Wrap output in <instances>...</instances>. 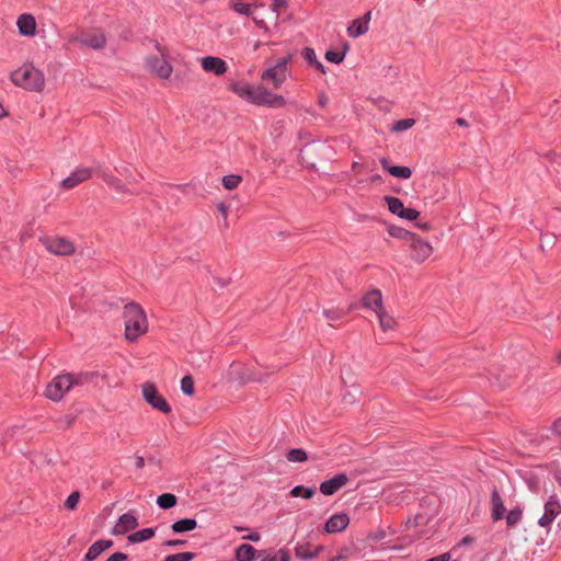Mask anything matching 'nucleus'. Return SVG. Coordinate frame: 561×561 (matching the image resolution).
<instances>
[{"label":"nucleus","mask_w":561,"mask_h":561,"mask_svg":"<svg viewBox=\"0 0 561 561\" xmlns=\"http://www.w3.org/2000/svg\"><path fill=\"white\" fill-rule=\"evenodd\" d=\"M125 337L128 342H136L148 331V320L145 310L136 302L125 305L123 309Z\"/></svg>","instance_id":"nucleus-1"},{"label":"nucleus","mask_w":561,"mask_h":561,"mask_svg":"<svg viewBox=\"0 0 561 561\" xmlns=\"http://www.w3.org/2000/svg\"><path fill=\"white\" fill-rule=\"evenodd\" d=\"M9 78L15 87L31 92H42L46 84L44 72L32 62L23 64L21 67L13 70Z\"/></svg>","instance_id":"nucleus-2"},{"label":"nucleus","mask_w":561,"mask_h":561,"mask_svg":"<svg viewBox=\"0 0 561 561\" xmlns=\"http://www.w3.org/2000/svg\"><path fill=\"white\" fill-rule=\"evenodd\" d=\"M81 375L62 374L56 376L46 387L45 396L53 401L61 400L75 386L82 383Z\"/></svg>","instance_id":"nucleus-3"},{"label":"nucleus","mask_w":561,"mask_h":561,"mask_svg":"<svg viewBox=\"0 0 561 561\" xmlns=\"http://www.w3.org/2000/svg\"><path fill=\"white\" fill-rule=\"evenodd\" d=\"M293 59V55L289 54L275 64L268 66L261 75V80L271 83L273 88H279L287 79L289 75L288 65Z\"/></svg>","instance_id":"nucleus-4"},{"label":"nucleus","mask_w":561,"mask_h":561,"mask_svg":"<svg viewBox=\"0 0 561 561\" xmlns=\"http://www.w3.org/2000/svg\"><path fill=\"white\" fill-rule=\"evenodd\" d=\"M156 47L159 54L146 57V68L151 75L160 79H169L172 75L173 68L167 59L165 49L158 44Z\"/></svg>","instance_id":"nucleus-5"},{"label":"nucleus","mask_w":561,"mask_h":561,"mask_svg":"<svg viewBox=\"0 0 561 561\" xmlns=\"http://www.w3.org/2000/svg\"><path fill=\"white\" fill-rule=\"evenodd\" d=\"M70 44L88 46L92 49H103L106 44V36L100 30L79 31L68 36Z\"/></svg>","instance_id":"nucleus-6"},{"label":"nucleus","mask_w":561,"mask_h":561,"mask_svg":"<svg viewBox=\"0 0 561 561\" xmlns=\"http://www.w3.org/2000/svg\"><path fill=\"white\" fill-rule=\"evenodd\" d=\"M244 100L256 105H267L272 107H282L285 105V100L282 95L273 94L262 85H252Z\"/></svg>","instance_id":"nucleus-7"},{"label":"nucleus","mask_w":561,"mask_h":561,"mask_svg":"<svg viewBox=\"0 0 561 561\" xmlns=\"http://www.w3.org/2000/svg\"><path fill=\"white\" fill-rule=\"evenodd\" d=\"M142 397L148 404H150L153 409L169 414L171 412V407L167 402V400L160 394L157 387L151 382H146L142 385Z\"/></svg>","instance_id":"nucleus-8"},{"label":"nucleus","mask_w":561,"mask_h":561,"mask_svg":"<svg viewBox=\"0 0 561 561\" xmlns=\"http://www.w3.org/2000/svg\"><path fill=\"white\" fill-rule=\"evenodd\" d=\"M43 244L48 252L58 256H68L76 252L73 242L62 237L45 238Z\"/></svg>","instance_id":"nucleus-9"},{"label":"nucleus","mask_w":561,"mask_h":561,"mask_svg":"<svg viewBox=\"0 0 561 561\" xmlns=\"http://www.w3.org/2000/svg\"><path fill=\"white\" fill-rule=\"evenodd\" d=\"M409 247H410V250H411V257L416 262V263H422L424 262L425 260H427L432 253H433V247L422 240L420 237H417L416 234H414L413 237H411V240L409 241Z\"/></svg>","instance_id":"nucleus-10"},{"label":"nucleus","mask_w":561,"mask_h":561,"mask_svg":"<svg viewBox=\"0 0 561 561\" xmlns=\"http://www.w3.org/2000/svg\"><path fill=\"white\" fill-rule=\"evenodd\" d=\"M92 175L91 168L79 167L68 178L61 182V187L65 190H71L80 183L87 181Z\"/></svg>","instance_id":"nucleus-11"},{"label":"nucleus","mask_w":561,"mask_h":561,"mask_svg":"<svg viewBox=\"0 0 561 561\" xmlns=\"http://www.w3.org/2000/svg\"><path fill=\"white\" fill-rule=\"evenodd\" d=\"M560 514L561 504L553 497H550V500L545 504V513L539 518L538 524L541 527H548Z\"/></svg>","instance_id":"nucleus-12"},{"label":"nucleus","mask_w":561,"mask_h":561,"mask_svg":"<svg viewBox=\"0 0 561 561\" xmlns=\"http://www.w3.org/2000/svg\"><path fill=\"white\" fill-rule=\"evenodd\" d=\"M201 66L205 72H213L216 76H221L228 70L226 61L214 56H206L202 58Z\"/></svg>","instance_id":"nucleus-13"},{"label":"nucleus","mask_w":561,"mask_h":561,"mask_svg":"<svg viewBox=\"0 0 561 561\" xmlns=\"http://www.w3.org/2000/svg\"><path fill=\"white\" fill-rule=\"evenodd\" d=\"M348 482V477L345 473H339L334 476L333 478L323 481L320 484V492L324 495H332L336 491H339L341 488L346 485Z\"/></svg>","instance_id":"nucleus-14"},{"label":"nucleus","mask_w":561,"mask_h":561,"mask_svg":"<svg viewBox=\"0 0 561 561\" xmlns=\"http://www.w3.org/2000/svg\"><path fill=\"white\" fill-rule=\"evenodd\" d=\"M16 26L19 28V33L23 36L32 37L36 33V21L32 14H21L18 18Z\"/></svg>","instance_id":"nucleus-15"},{"label":"nucleus","mask_w":561,"mask_h":561,"mask_svg":"<svg viewBox=\"0 0 561 561\" xmlns=\"http://www.w3.org/2000/svg\"><path fill=\"white\" fill-rule=\"evenodd\" d=\"M138 526V520L135 515L130 513L123 514L114 527V534L123 535L127 531L135 529Z\"/></svg>","instance_id":"nucleus-16"},{"label":"nucleus","mask_w":561,"mask_h":561,"mask_svg":"<svg viewBox=\"0 0 561 561\" xmlns=\"http://www.w3.org/2000/svg\"><path fill=\"white\" fill-rule=\"evenodd\" d=\"M506 508L503 500L496 489L491 493V517L494 522H499L504 517Z\"/></svg>","instance_id":"nucleus-17"},{"label":"nucleus","mask_w":561,"mask_h":561,"mask_svg":"<svg viewBox=\"0 0 561 561\" xmlns=\"http://www.w3.org/2000/svg\"><path fill=\"white\" fill-rule=\"evenodd\" d=\"M365 308L373 309L376 313L383 309L382 295L379 289H373L367 293L363 299Z\"/></svg>","instance_id":"nucleus-18"},{"label":"nucleus","mask_w":561,"mask_h":561,"mask_svg":"<svg viewBox=\"0 0 561 561\" xmlns=\"http://www.w3.org/2000/svg\"><path fill=\"white\" fill-rule=\"evenodd\" d=\"M350 523V518L346 514H335L330 517L325 524V530L328 533H339L344 530Z\"/></svg>","instance_id":"nucleus-19"},{"label":"nucleus","mask_w":561,"mask_h":561,"mask_svg":"<svg viewBox=\"0 0 561 561\" xmlns=\"http://www.w3.org/2000/svg\"><path fill=\"white\" fill-rule=\"evenodd\" d=\"M263 4L260 2L245 3L242 0H230L229 7L237 13L250 16L254 10Z\"/></svg>","instance_id":"nucleus-20"},{"label":"nucleus","mask_w":561,"mask_h":561,"mask_svg":"<svg viewBox=\"0 0 561 561\" xmlns=\"http://www.w3.org/2000/svg\"><path fill=\"white\" fill-rule=\"evenodd\" d=\"M370 20V12H367L364 18L357 19L347 28L350 36L358 37L368 31V22Z\"/></svg>","instance_id":"nucleus-21"},{"label":"nucleus","mask_w":561,"mask_h":561,"mask_svg":"<svg viewBox=\"0 0 561 561\" xmlns=\"http://www.w3.org/2000/svg\"><path fill=\"white\" fill-rule=\"evenodd\" d=\"M323 549L322 546H318L314 550L311 549L310 543L298 545L295 549L296 556L302 560H311L318 556Z\"/></svg>","instance_id":"nucleus-22"},{"label":"nucleus","mask_w":561,"mask_h":561,"mask_svg":"<svg viewBox=\"0 0 561 561\" xmlns=\"http://www.w3.org/2000/svg\"><path fill=\"white\" fill-rule=\"evenodd\" d=\"M112 546L111 540H98L88 550L85 554L87 561H92L99 557L105 549Z\"/></svg>","instance_id":"nucleus-23"},{"label":"nucleus","mask_w":561,"mask_h":561,"mask_svg":"<svg viewBox=\"0 0 561 561\" xmlns=\"http://www.w3.org/2000/svg\"><path fill=\"white\" fill-rule=\"evenodd\" d=\"M255 557V549L248 543L239 546L236 550V559L238 561H252Z\"/></svg>","instance_id":"nucleus-24"},{"label":"nucleus","mask_w":561,"mask_h":561,"mask_svg":"<svg viewBox=\"0 0 561 561\" xmlns=\"http://www.w3.org/2000/svg\"><path fill=\"white\" fill-rule=\"evenodd\" d=\"M197 527L196 519L184 518L172 524L171 528L174 533L191 531Z\"/></svg>","instance_id":"nucleus-25"},{"label":"nucleus","mask_w":561,"mask_h":561,"mask_svg":"<svg viewBox=\"0 0 561 561\" xmlns=\"http://www.w3.org/2000/svg\"><path fill=\"white\" fill-rule=\"evenodd\" d=\"M154 535V530L152 528H144L141 530L135 531L130 534L127 539L129 542L137 543L146 541L152 538Z\"/></svg>","instance_id":"nucleus-26"},{"label":"nucleus","mask_w":561,"mask_h":561,"mask_svg":"<svg viewBox=\"0 0 561 561\" xmlns=\"http://www.w3.org/2000/svg\"><path fill=\"white\" fill-rule=\"evenodd\" d=\"M376 314L379 319L380 328L383 331L392 330L396 328V320L385 310V308L378 311Z\"/></svg>","instance_id":"nucleus-27"},{"label":"nucleus","mask_w":561,"mask_h":561,"mask_svg":"<svg viewBox=\"0 0 561 561\" xmlns=\"http://www.w3.org/2000/svg\"><path fill=\"white\" fill-rule=\"evenodd\" d=\"M385 201H386V203L388 205L389 210L392 214H394V215L400 217L402 211H403V208H404L403 203L401 202V199L398 198V197L386 196Z\"/></svg>","instance_id":"nucleus-28"},{"label":"nucleus","mask_w":561,"mask_h":561,"mask_svg":"<svg viewBox=\"0 0 561 561\" xmlns=\"http://www.w3.org/2000/svg\"><path fill=\"white\" fill-rule=\"evenodd\" d=\"M176 496L172 493H163L158 496L157 504L163 508L168 510L173 507L176 504Z\"/></svg>","instance_id":"nucleus-29"},{"label":"nucleus","mask_w":561,"mask_h":561,"mask_svg":"<svg viewBox=\"0 0 561 561\" xmlns=\"http://www.w3.org/2000/svg\"><path fill=\"white\" fill-rule=\"evenodd\" d=\"M388 172L396 178L410 179L412 171L409 167L393 165L388 168Z\"/></svg>","instance_id":"nucleus-30"},{"label":"nucleus","mask_w":561,"mask_h":561,"mask_svg":"<svg viewBox=\"0 0 561 561\" xmlns=\"http://www.w3.org/2000/svg\"><path fill=\"white\" fill-rule=\"evenodd\" d=\"M286 458L290 462H302L308 459V456L304 449L294 448L287 453Z\"/></svg>","instance_id":"nucleus-31"},{"label":"nucleus","mask_w":561,"mask_h":561,"mask_svg":"<svg viewBox=\"0 0 561 561\" xmlns=\"http://www.w3.org/2000/svg\"><path fill=\"white\" fill-rule=\"evenodd\" d=\"M314 493H316L314 489L306 488L304 485H297V486L293 488L290 491L291 496H295V497L302 496L305 499H311L314 495Z\"/></svg>","instance_id":"nucleus-32"},{"label":"nucleus","mask_w":561,"mask_h":561,"mask_svg":"<svg viewBox=\"0 0 561 561\" xmlns=\"http://www.w3.org/2000/svg\"><path fill=\"white\" fill-rule=\"evenodd\" d=\"M522 516H523L522 508L515 507V508L511 510L505 517L507 526L513 527V526L517 525L520 522Z\"/></svg>","instance_id":"nucleus-33"},{"label":"nucleus","mask_w":561,"mask_h":561,"mask_svg":"<svg viewBox=\"0 0 561 561\" xmlns=\"http://www.w3.org/2000/svg\"><path fill=\"white\" fill-rule=\"evenodd\" d=\"M100 175L102 176V179L108 184L111 185L112 187H114L116 191L118 192H122L124 191V185L123 183L116 179L114 175L105 172V171H101L100 172Z\"/></svg>","instance_id":"nucleus-34"},{"label":"nucleus","mask_w":561,"mask_h":561,"mask_svg":"<svg viewBox=\"0 0 561 561\" xmlns=\"http://www.w3.org/2000/svg\"><path fill=\"white\" fill-rule=\"evenodd\" d=\"M241 176L237 174H229L222 178V185L226 190H234L241 183Z\"/></svg>","instance_id":"nucleus-35"},{"label":"nucleus","mask_w":561,"mask_h":561,"mask_svg":"<svg viewBox=\"0 0 561 561\" xmlns=\"http://www.w3.org/2000/svg\"><path fill=\"white\" fill-rule=\"evenodd\" d=\"M261 561H289V553L285 549H279L274 554L265 556Z\"/></svg>","instance_id":"nucleus-36"},{"label":"nucleus","mask_w":561,"mask_h":561,"mask_svg":"<svg viewBox=\"0 0 561 561\" xmlns=\"http://www.w3.org/2000/svg\"><path fill=\"white\" fill-rule=\"evenodd\" d=\"M414 124H415V121L413 118L400 119L393 124L391 130L397 131V133L403 131V130L411 128Z\"/></svg>","instance_id":"nucleus-37"},{"label":"nucleus","mask_w":561,"mask_h":561,"mask_svg":"<svg viewBox=\"0 0 561 561\" xmlns=\"http://www.w3.org/2000/svg\"><path fill=\"white\" fill-rule=\"evenodd\" d=\"M252 88L251 84H248V83H242V82H238V83H233L231 85V90L240 98L244 99L247 96V94H249V91L250 89Z\"/></svg>","instance_id":"nucleus-38"},{"label":"nucleus","mask_w":561,"mask_h":561,"mask_svg":"<svg viewBox=\"0 0 561 561\" xmlns=\"http://www.w3.org/2000/svg\"><path fill=\"white\" fill-rule=\"evenodd\" d=\"M181 390L187 396L194 393V380L191 376H184L181 380Z\"/></svg>","instance_id":"nucleus-39"},{"label":"nucleus","mask_w":561,"mask_h":561,"mask_svg":"<svg viewBox=\"0 0 561 561\" xmlns=\"http://www.w3.org/2000/svg\"><path fill=\"white\" fill-rule=\"evenodd\" d=\"M389 232L391 236L402 239V240H405L408 243L411 240V237H413L415 234V233L404 230L402 228H390Z\"/></svg>","instance_id":"nucleus-40"},{"label":"nucleus","mask_w":561,"mask_h":561,"mask_svg":"<svg viewBox=\"0 0 561 561\" xmlns=\"http://www.w3.org/2000/svg\"><path fill=\"white\" fill-rule=\"evenodd\" d=\"M193 558L194 553L192 552H180L167 556L164 561H191Z\"/></svg>","instance_id":"nucleus-41"},{"label":"nucleus","mask_w":561,"mask_h":561,"mask_svg":"<svg viewBox=\"0 0 561 561\" xmlns=\"http://www.w3.org/2000/svg\"><path fill=\"white\" fill-rule=\"evenodd\" d=\"M80 500V493L79 492H72L66 500L65 506L69 510H75L79 503Z\"/></svg>","instance_id":"nucleus-42"},{"label":"nucleus","mask_w":561,"mask_h":561,"mask_svg":"<svg viewBox=\"0 0 561 561\" xmlns=\"http://www.w3.org/2000/svg\"><path fill=\"white\" fill-rule=\"evenodd\" d=\"M344 57H345V53H339V51H333V50H329L325 53V59L331 62H334V64L342 62Z\"/></svg>","instance_id":"nucleus-43"},{"label":"nucleus","mask_w":561,"mask_h":561,"mask_svg":"<svg viewBox=\"0 0 561 561\" xmlns=\"http://www.w3.org/2000/svg\"><path fill=\"white\" fill-rule=\"evenodd\" d=\"M302 57L310 64L313 65L318 61L316 51L313 48L307 47L301 53Z\"/></svg>","instance_id":"nucleus-44"},{"label":"nucleus","mask_w":561,"mask_h":561,"mask_svg":"<svg viewBox=\"0 0 561 561\" xmlns=\"http://www.w3.org/2000/svg\"><path fill=\"white\" fill-rule=\"evenodd\" d=\"M419 216L420 213L417 210L404 207L400 217L407 220H415Z\"/></svg>","instance_id":"nucleus-45"},{"label":"nucleus","mask_w":561,"mask_h":561,"mask_svg":"<svg viewBox=\"0 0 561 561\" xmlns=\"http://www.w3.org/2000/svg\"><path fill=\"white\" fill-rule=\"evenodd\" d=\"M127 554L123 552H115L106 561H126Z\"/></svg>","instance_id":"nucleus-46"},{"label":"nucleus","mask_w":561,"mask_h":561,"mask_svg":"<svg viewBox=\"0 0 561 561\" xmlns=\"http://www.w3.org/2000/svg\"><path fill=\"white\" fill-rule=\"evenodd\" d=\"M286 0H274L273 4H272V10L274 12H276V14L278 15V11L282 9V8H285L286 7Z\"/></svg>","instance_id":"nucleus-47"},{"label":"nucleus","mask_w":561,"mask_h":561,"mask_svg":"<svg viewBox=\"0 0 561 561\" xmlns=\"http://www.w3.org/2000/svg\"><path fill=\"white\" fill-rule=\"evenodd\" d=\"M348 548H343L336 557L331 558L330 561H342L347 558Z\"/></svg>","instance_id":"nucleus-48"},{"label":"nucleus","mask_w":561,"mask_h":561,"mask_svg":"<svg viewBox=\"0 0 561 561\" xmlns=\"http://www.w3.org/2000/svg\"><path fill=\"white\" fill-rule=\"evenodd\" d=\"M450 558H451L450 553L446 552L438 557L431 558L427 561H450Z\"/></svg>","instance_id":"nucleus-49"},{"label":"nucleus","mask_w":561,"mask_h":561,"mask_svg":"<svg viewBox=\"0 0 561 561\" xmlns=\"http://www.w3.org/2000/svg\"><path fill=\"white\" fill-rule=\"evenodd\" d=\"M324 314H325L327 319H329V320H337L341 317L340 313H337L333 310H325Z\"/></svg>","instance_id":"nucleus-50"},{"label":"nucleus","mask_w":561,"mask_h":561,"mask_svg":"<svg viewBox=\"0 0 561 561\" xmlns=\"http://www.w3.org/2000/svg\"><path fill=\"white\" fill-rule=\"evenodd\" d=\"M243 539L256 542L261 539V536L259 533H251V534L244 536Z\"/></svg>","instance_id":"nucleus-51"},{"label":"nucleus","mask_w":561,"mask_h":561,"mask_svg":"<svg viewBox=\"0 0 561 561\" xmlns=\"http://www.w3.org/2000/svg\"><path fill=\"white\" fill-rule=\"evenodd\" d=\"M135 463H136V467H137L138 469L144 468V466H145V459H144V457H141V456H136V457H135Z\"/></svg>","instance_id":"nucleus-52"},{"label":"nucleus","mask_w":561,"mask_h":561,"mask_svg":"<svg viewBox=\"0 0 561 561\" xmlns=\"http://www.w3.org/2000/svg\"><path fill=\"white\" fill-rule=\"evenodd\" d=\"M184 542H185L184 540L176 539V540H168L165 542V545L169 546V547H176V546L183 545Z\"/></svg>","instance_id":"nucleus-53"},{"label":"nucleus","mask_w":561,"mask_h":561,"mask_svg":"<svg viewBox=\"0 0 561 561\" xmlns=\"http://www.w3.org/2000/svg\"><path fill=\"white\" fill-rule=\"evenodd\" d=\"M218 210L219 213L224 216V217H227L228 215V207L225 205V204H220L218 206Z\"/></svg>","instance_id":"nucleus-54"},{"label":"nucleus","mask_w":561,"mask_h":561,"mask_svg":"<svg viewBox=\"0 0 561 561\" xmlns=\"http://www.w3.org/2000/svg\"><path fill=\"white\" fill-rule=\"evenodd\" d=\"M253 21H254V23H255L259 27H261V28H266V24H265V22H264L262 19H257V18H255V16H254V18H253Z\"/></svg>","instance_id":"nucleus-55"},{"label":"nucleus","mask_w":561,"mask_h":561,"mask_svg":"<svg viewBox=\"0 0 561 561\" xmlns=\"http://www.w3.org/2000/svg\"><path fill=\"white\" fill-rule=\"evenodd\" d=\"M553 430L556 433L561 435V419L554 422Z\"/></svg>","instance_id":"nucleus-56"},{"label":"nucleus","mask_w":561,"mask_h":561,"mask_svg":"<svg viewBox=\"0 0 561 561\" xmlns=\"http://www.w3.org/2000/svg\"><path fill=\"white\" fill-rule=\"evenodd\" d=\"M456 124L458 126H460V127H468L469 126L468 122L465 118H461V117L456 119Z\"/></svg>","instance_id":"nucleus-57"},{"label":"nucleus","mask_w":561,"mask_h":561,"mask_svg":"<svg viewBox=\"0 0 561 561\" xmlns=\"http://www.w3.org/2000/svg\"><path fill=\"white\" fill-rule=\"evenodd\" d=\"M312 66H314V68L317 70H319L320 72L325 73L324 66L319 60L317 62H314Z\"/></svg>","instance_id":"nucleus-58"},{"label":"nucleus","mask_w":561,"mask_h":561,"mask_svg":"<svg viewBox=\"0 0 561 561\" xmlns=\"http://www.w3.org/2000/svg\"><path fill=\"white\" fill-rule=\"evenodd\" d=\"M327 101H328V98H327V96H320V98H319V103H320L321 105H324V104L327 103Z\"/></svg>","instance_id":"nucleus-59"},{"label":"nucleus","mask_w":561,"mask_h":561,"mask_svg":"<svg viewBox=\"0 0 561 561\" xmlns=\"http://www.w3.org/2000/svg\"><path fill=\"white\" fill-rule=\"evenodd\" d=\"M380 163H381L382 168H385V169H387V170H388V168H389V167H388V162H387V160H386L385 158H382V159L380 160Z\"/></svg>","instance_id":"nucleus-60"},{"label":"nucleus","mask_w":561,"mask_h":561,"mask_svg":"<svg viewBox=\"0 0 561 561\" xmlns=\"http://www.w3.org/2000/svg\"><path fill=\"white\" fill-rule=\"evenodd\" d=\"M5 115H7L5 111H4V110L2 108V106L0 105V118H1V117H3V116H5Z\"/></svg>","instance_id":"nucleus-61"},{"label":"nucleus","mask_w":561,"mask_h":561,"mask_svg":"<svg viewBox=\"0 0 561 561\" xmlns=\"http://www.w3.org/2000/svg\"><path fill=\"white\" fill-rule=\"evenodd\" d=\"M66 424L67 426H70L72 424V419L67 416Z\"/></svg>","instance_id":"nucleus-62"},{"label":"nucleus","mask_w":561,"mask_h":561,"mask_svg":"<svg viewBox=\"0 0 561 561\" xmlns=\"http://www.w3.org/2000/svg\"><path fill=\"white\" fill-rule=\"evenodd\" d=\"M557 360L559 364H561V351L558 353Z\"/></svg>","instance_id":"nucleus-63"},{"label":"nucleus","mask_w":561,"mask_h":561,"mask_svg":"<svg viewBox=\"0 0 561 561\" xmlns=\"http://www.w3.org/2000/svg\"><path fill=\"white\" fill-rule=\"evenodd\" d=\"M373 181H380V176L379 175L374 176Z\"/></svg>","instance_id":"nucleus-64"}]
</instances>
